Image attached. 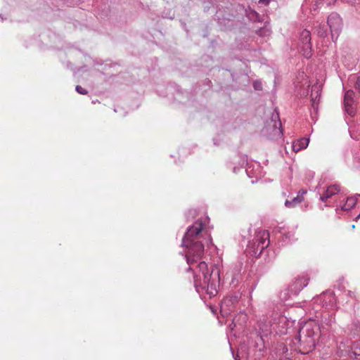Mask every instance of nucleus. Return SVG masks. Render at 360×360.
<instances>
[{"mask_svg": "<svg viewBox=\"0 0 360 360\" xmlns=\"http://www.w3.org/2000/svg\"><path fill=\"white\" fill-rule=\"evenodd\" d=\"M306 193H307V191H306V190H303V189H302V190H300V191L298 192V193H297V197H300V195H301L302 197H303V198H304V194H306Z\"/></svg>", "mask_w": 360, "mask_h": 360, "instance_id": "cd10ccee", "label": "nucleus"}, {"mask_svg": "<svg viewBox=\"0 0 360 360\" xmlns=\"http://www.w3.org/2000/svg\"><path fill=\"white\" fill-rule=\"evenodd\" d=\"M354 354L355 356H359V355H360V352H354Z\"/></svg>", "mask_w": 360, "mask_h": 360, "instance_id": "473e14b6", "label": "nucleus"}, {"mask_svg": "<svg viewBox=\"0 0 360 360\" xmlns=\"http://www.w3.org/2000/svg\"><path fill=\"white\" fill-rule=\"evenodd\" d=\"M235 305L230 302V300L224 298L220 305V313L222 316L226 317L234 310Z\"/></svg>", "mask_w": 360, "mask_h": 360, "instance_id": "f8f14e48", "label": "nucleus"}, {"mask_svg": "<svg viewBox=\"0 0 360 360\" xmlns=\"http://www.w3.org/2000/svg\"><path fill=\"white\" fill-rule=\"evenodd\" d=\"M359 218H360V213L359 214L356 219H358Z\"/></svg>", "mask_w": 360, "mask_h": 360, "instance_id": "c9c22d12", "label": "nucleus"}, {"mask_svg": "<svg viewBox=\"0 0 360 360\" xmlns=\"http://www.w3.org/2000/svg\"><path fill=\"white\" fill-rule=\"evenodd\" d=\"M354 293L353 292H352V291H349H349H347V296H349V297H353V295H354Z\"/></svg>", "mask_w": 360, "mask_h": 360, "instance_id": "7c9ffc66", "label": "nucleus"}, {"mask_svg": "<svg viewBox=\"0 0 360 360\" xmlns=\"http://www.w3.org/2000/svg\"><path fill=\"white\" fill-rule=\"evenodd\" d=\"M357 197H360V195H358L357 196L347 198L345 203L342 205V209L343 210H349L352 208H353L357 202Z\"/></svg>", "mask_w": 360, "mask_h": 360, "instance_id": "a211bd4d", "label": "nucleus"}, {"mask_svg": "<svg viewBox=\"0 0 360 360\" xmlns=\"http://www.w3.org/2000/svg\"><path fill=\"white\" fill-rule=\"evenodd\" d=\"M344 2L349 4L352 6L360 4V0H342Z\"/></svg>", "mask_w": 360, "mask_h": 360, "instance_id": "a878e982", "label": "nucleus"}, {"mask_svg": "<svg viewBox=\"0 0 360 360\" xmlns=\"http://www.w3.org/2000/svg\"><path fill=\"white\" fill-rule=\"evenodd\" d=\"M281 125L279 114L275 110L272 113L270 120L266 122L263 132L272 139L281 137L283 134Z\"/></svg>", "mask_w": 360, "mask_h": 360, "instance_id": "423d86ee", "label": "nucleus"}, {"mask_svg": "<svg viewBox=\"0 0 360 360\" xmlns=\"http://www.w3.org/2000/svg\"><path fill=\"white\" fill-rule=\"evenodd\" d=\"M354 96V92L352 90L347 91L344 96V105L345 111L350 116H354L355 114Z\"/></svg>", "mask_w": 360, "mask_h": 360, "instance_id": "1a4fd4ad", "label": "nucleus"}, {"mask_svg": "<svg viewBox=\"0 0 360 360\" xmlns=\"http://www.w3.org/2000/svg\"><path fill=\"white\" fill-rule=\"evenodd\" d=\"M309 142V139L308 138H302L300 139L294 141L292 143V150L295 152H299L300 150L304 149L307 147Z\"/></svg>", "mask_w": 360, "mask_h": 360, "instance_id": "2eb2a0df", "label": "nucleus"}, {"mask_svg": "<svg viewBox=\"0 0 360 360\" xmlns=\"http://www.w3.org/2000/svg\"><path fill=\"white\" fill-rule=\"evenodd\" d=\"M207 217L197 220L190 226L182 238V246L186 248L185 258L189 271L193 273L194 286L200 296L207 295L210 298L217 294L221 281L219 266L202 261L205 251L217 247L212 243L210 232L207 227Z\"/></svg>", "mask_w": 360, "mask_h": 360, "instance_id": "f257e3e1", "label": "nucleus"}, {"mask_svg": "<svg viewBox=\"0 0 360 360\" xmlns=\"http://www.w3.org/2000/svg\"><path fill=\"white\" fill-rule=\"evenodd\" d=\"M340 186L337 184H333L329 186L326 190L323 192L322 195H320L319 199L326 202L328 199L331 198L333 195L338 193L340 192Z\"/></svg>", "mask_w": 360, "mask_h": 360, "instance_id": "9b49d317", "label": "nucleus"}, {"mask_svg": "<svg viewBox=\"0 0 360 360\" xmlns=\"http://www.w3.org/2000/svg\"><path fill=\"white\" fill-rule=\"evenodd\" d=\"M350 134H351L352 138L356 139H358L356 136H354V134L351 131H350Z\"/></svg>", "mask_w": 360, "mask_h": 360, "instance_id": "72a5a7b5", "label": "nucleus"}, {"mask_svg": "<svg viewBox=\"0 0 360 360\" xmlns=\"http://www.w3.org/2000/svg\"><path fill=\"white\" fill-rule=\"evenodd\" d=\"M235 360H239L238 359V355H237L236 356L234 357Z\"/></svg>", "mask_w": 360, "mask_h": 360, "instance_id": "f704fd0d", "label": "nucleus"}, {"mask_svg": "<svg viewBox=\"0 0 360 360\" xmlns=\"http://www.w3.org/2000/svg\"><path fill=\"white\" fill-rule=\"evenodd\" d=\"M319 326L321 335H328L335 340L337 343L342 344V341H339L338 339L343 333V329L336 323L334 313L325 312L323 314Z\"/></svg>", "mask_w": 360, "mask_h": 360, "instance_id": "7ed1b4c3", "label": "nucleus"}, {"mask_svg": "<svg viewBox=\"0 0 360 360\" xmlns=\"http://www.w3.org/2000/svg\"><path fill=\"white\" fill-rule=\"evenodd\" d=\"M240 164L241 165V167H243L245 164L248 166V168L245 169V172L250 177H252V176H250V167L248 165V157L246 155H243L241 157V162Z\"/></svg>", "mask_w": 360, "mask_h": 360, "instance_id": "4be33fe9", "label": "nucleus"}, {"mask_svg": "<svg viewBox=\"0 0 360 360\" xmlns=\"http://www.w3.org/2000/svg\"><path fill=\"white\" fill-rule=\"evenodd\" d=\"M343 332L354 338L356 336L360 338L359 322L358 321H353L350 324L347 326L345 330H343Z\"/></svg>", "mask_w": 360, "mask_h": 360, "instance_id": "ddd939ff", "label": "nucleus"}, {"mask_svg": "<svg viewBox=\"0 0 360 360\" xmlns=\"http://www.w3.org/2000/svg\"><path fill=\"white\" fill-rule=\"evenodd\" d=\"M319 329V324L312 320L305 322L300 327L295 339L302 347L303 353H308L314 348L316 340L321 335Z\"/></svg>", "mask_w": 360, "mask_h": 360, "instance_id": "f03ea898", "label": "nucleus"}, {"mask_svg": "<svg viewBox=\"0 0 360 360\" xmlns=\"http://www.w3.org/2000/svg\"><path fill=\"white\" fill-rule=\"evenodd\" d=\"M227 300H230V302L236 306V304L238 302L239 296L238 295H231L229 297H226Z\"/></svg>", "mask_w": 360, "mask_h": 360, "instance_id": "b1692460", "label": "nucleus"}, {"mask_svg": "<svg viewBox=\"0 0 360 360\" xmlns=\"http://www.w3.org/2000/svg\"><path fill=\"white\" fill-rule=\"evenodd\" d=\"M287 296H288V292H283L281 293V299H287Z\"/></svg>", "mask_w": 360, "mask_h": 360, "instance_id": "c756f323", "label": "nucleus"}, {"mask_svg": "<svg viewBox=\"0 0 360 360\" xmlns=\"http://www.w3.org/2000/svg\"><path fill=\"white\" fill-rule=\"evenodd\" d=\"M337 0H313L310 7L311 11H316L323 6H328L334 4Z\"/></svg>", "mask_w": 360, "mask_h": 360, "instance_id": "dca6fc26", "label": "nucleus"}, {"mask_svg": "<svg viewBox=\"0 0 360 360\" xmlns=\"http://www.w3.org/2000/svg\"><path fill=\"white\" fill-rule=\"evenodd\" d=\"M327 25L319 24L316 27V33L320 37H325L328 35Z\"/></svg>", "mask_w": 360, "mask_h": 360, "instance_id": "412c9836", "label": "nucleus"}, {"mask_svg": "<svg viewBox=\"0 0 360 360\" xmlns=\"http://www.w3.org/2000/svg\"><path fill=\"white\" fill-rule=\"evenodd\" d=\"M304 200V198L300 195V197H294L292 200H286L285 202V205L288 208H292L296 207L300 202H302Z\"/></svg>", "mask_w": 360, "mask_h": 360, "instance_id": "6ab92c4d", "label": "nucleus"}, {"mask_svg": "<svg viewBox=\"0 0 360 360\" xmlns=\"http://www.w3.org/2000/svg\"><path fill=\"white\" fill-rule=\"evenodd\" d=\"M75 90L79 94H82V95H86L87 94L88 91L84 89V88H82L81 86L79 85H77L76 87H75Z\"/></svg>", "mask_w": 360, "mask_h": 360, "instance_id": "393cba45", "label": "nucleus"}, {"mask_svg": "<svg viewBox=\"0 0 360 360\" xmlns=\"http://www.w3.org/2000/svg\"><path fill=\"white\" fill-rule=\"evenodd\" d=\"M257 33L260 37H266V36H269L270 34L271 31L269 28L263 27V28H260L259 30H258L257 31Z\"/></svg>", "mask_w": 360, "mask_h": 360, "instance_id": "5701e85b", "label": "nucleus"}, {"mask_svg": "<svg viewBox=\"0 0 360 360\" xmlns=\"http://www.w3.org/2000/svg\"><path fill=\"white\" fill-rule=\"evenodd\" d=\"M261 1L264 2V0H260Z\"/></svg>", "mask_w": 360, "mask_h": 360, "instance_id": "4c0bfd02", "label": "nucleus"}, {"mask_svg": "<svg viewBox=\"0 0 360 360\" xmlns=\"http://www.w3.org/2000/svg\"><path fill=\"white\" fill-rule=\"evenodd\" d=\"M336 304L337 299L334 292L327 290L312 299L309 304L308 309L317 313L322 307L327 309H333L336 307Z\"/></svg>", "mask_w": 360, "mask_h": 360, "instance_id": "39448f33", "label": "nucleus"}, {"mask_svg": "<svg viewBox=\"0 0 360 360\" xmlns=\"http://www.w3.org/2000/svg\"><path fill=\"white\" fill-rule=\"evenodd\" d=\"M327 26L330 28L332 39L333 41L337 39L342 26L340 16L336 13L329 15L327 20Z\"/></svg>", "mask_w": 360, "mask_h": 360, "instance_id": "0eeeda50", "label": "nucleus"}, {"mask_svg": "<svg viewBox=\"0 0 360 360\" xmlns=\"http://www.w3.org/2000/svg\"><path fill=\"white\" fill-rule=\"evenodd\" d=\"M237 169H239L238 168H236V167H233V171L234 173L237 172Z\"/></svg>", "mask_w": 360, "mask_h": 360, "instance_id": "2f4dec72", "label": "nucleus"}, {"mask_svg": "<svg viewBox=\"0 0 360 360\" xmlns=\"http://www.w3.org/2000/svg\"><path fill=\"white\" fill-rule=\"evenodd\" d=\"M253 86L255 89L259 90L261 89V83L259 82L255 81L253 84Z\"/></svg>", "mask_w": 360, "mask_h": 360, "instance_id": "bb28decb", "label": "nucleus"}, {"mask_svg": "<svg viewBox=\"0 0 360 360\" xmlns=\"http://www.w3.org/2000/svg\"><path fill=\"white\" fill-rule=\"evenodd\" d=\"M269 233L266 230L257 231L253 238L248 241L245 251L252 256L259 257L269 245Z\"/></svg>", "mask_w": 360, "mask_h": 360, "instance_id": "20e7f679", "label": "nucleus"}, {"mask_svg": "<svg viewBox=\"0 0 360 360\" xmlns=\"http://www.w3.org/2000/svg\"><path fill=\"white\" fill-rule=\"evenodd\" d=\"M0 18L2 19L3 18V16L1 15V14H0Z\"/></svg>", "mask_w": 360, "mask_h": 360, "instance_id": "e433bc0d", "label": "nucleus"}, {"mask_svg": "<svg viewBox=\"0 0 360 360\" xmlns=\"http://www.w3.org/2000/svg\"><path fill=\"white\" fill-rule=\"evenodd\" d=\"M280 233L283 236V240L284 242H290L294 240V231H286L284 229H281Z\"/></svg>", "mask_w": 360, "mask_h": 360, "instance_id": "aec40b11", "label": "nucleus"}, {"mask_svg": "<svg viewBox=\"0 0 360 360\" xmlns=\"http://www.w3.org/2000/svg\"><path fill=\"white\" fill-rule=\"evenodd\" d=\"M307 281L304 278L297 279L293 284L290 286L291 291L297 292L302 290L307 285Z\"/></svg>", "mask_w": 360, "mask_h": 360, "instance_id": "f3484780", "label": "nucleus"}, {"mask_svg": "<svg viewBox=\"0 0 360 360\" xmlns=\"http://www.w3.org/2000/svg\"><path fill=\"white\" fill-rule=\"evenodd\" d=\"M299 47L306 58L311 56V34L309 30H303L300 32Z\"/></svg>", "mask_w": 360, "mask_h": 360, "instance_id": "6e6552de", "label": "nucleus"}, {"mask_svg": "<svg viewBox=\"0 0 360 360\" xmlns=\"http://www.w3.org/2000/svg\"><path fill=\"white\" fill-rule=\"evenodd\" d=\"M356 88L359 90L360 92V76L358 77L356 82Z\"/></svg>", "mask_w": 360, "mask_h": 360, "instance_id": "c85d7f7f", "label": "nucleus"}, {"mask_svg": "<svg viewBox=\"0 0 360 360\" xmlns=\"http://www.w3.org/2000/svg\"><path fill=\"white\" fill-rule=\"evenodd\" d=\"M226 279H229L231 278L230 285L233 287H236L238 285L239 281L240 279V274L239 272V269H233L231 272H227L226 274Z\"/></svg>", "mask_w": 360, "mask_h": 360, "instance_id": "4468645a", "label": "nucleus"}, {"mask_svg": "<svg viewBox=\"0 0 360 360\" xmlns=\"http://www.w3.org/2000/svg\"><path fill=\"white\" fill-rule=\"evenodd\" d=\"M321 91V86L318 84H316L311 86L310 98L311 106L315 112L318 110V102L320 98Z\"/></svg>", "mask_w": 360, "mask_h": 360, "instance_id": "9d476101", "label": "nucleus"}]
</instances>
